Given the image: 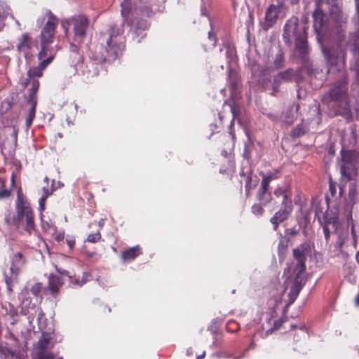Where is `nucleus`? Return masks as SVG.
<instances>
[{
  "label": "nucleus",
  "instance_id": "nucleus-42",
  "mask_svg": "<svg viewBox=\"0 0 359 359\" xmlns=\"http://www.w3.org/2000/svg\"><path fill=\"white\" fill-rule=\"evenodd\" d=\"M37 356L39 359H54L55 355L52 352L47 351V350L44 351H39L37 353Z\"/></svg>",
  "mask_w": 359,
  "mask_h": 359
},
{
  "label": "nucleus",
  "instance_id": "nucleus-62",
  "mask_svg": "<svg viewBox=\"0 0 359 359\" xmlns=\"http://www.w3.org/2000/svg\"><path fill=\"white\" fill-rule=\"evenodd\" d=\"M351 233H352V236H353V243L355 245V236H356V235H355V233L353 227L351 228Z\"/></svg>",
  "mask_w": 359,
  "mask_h": 359
},
{
  "label": "nucleus",
  "instance_id": "nucleus-25",
  "mask_svg": "<svg viewBox=\"0 0 359 359\" xmlns=\"http://www.w3.org/2000/svg\"><path fill=\"white\" fill-rule=\"evenodd\" d=\"M20 273L9 271L4 273V280L6 285V292L9 297L13 293V287L18 283V276Z\"/></svg>",
  "mask_w": 359,
  "mask_h": 359
},
{
  "label": "nucleus",
  "instance_id": "nucleus-59",
  "mask_svg": "<svg viewBox=\"0 0 359 359\" xmlns=\"http://www.w3.org/2000/svg\"><path fill=\"white\" fill-rule=\"evenodd\" d=\"M33 80H35V79H33L32 80H31V79H29V78H28V79H26V81H25V82H23V83H22V87H23V88H25L27 87V83H28L29 82H30V83H32V81Z\"/></svg>",
  "mask_w": 359,
  "mask_h": 359
},
{
  "label": "nucleus",
  "instance_id": "nucleus-5",
  "mask_svg": "<svg viewBox=\"0 0 359 359\" xmlns=\"http://www.w3.org/2000/svg\"><path fill=\"white\" fill-rule=\"evenodd\" d=\"M90 20L87 15L78 14L64 20L62 25L66 36L68 34L69 29L72 28L74 34L72 42L81 44L86 36Z\"/></svg>",
  "mask_w": 359,
  "mask_h": 359
},
{
  "label": "nucleus",
  "instance_id": "nucleus-33",
  "mask_svg": "<svg viewBox=\"0 0 359 359\" xmlns=\"http://www.w3.org/2000/svg\"><path fill=\"white\" fill-rule=\"evenodd\" d=\"M355 171V165H348L342 163L341 165V177L345 178L346 181L352 180L353 174Z\"/></svg>",
  "mask_w": 359,
  "mask_h": 359
},
{
  "label": "nucleus",
  "instance_id": "nucleus-54",
  "mask_svg": "<svg viewBox=\"0 0 359 359\" xmlns=\"http://www.w3.org/2000/svg\"><path fill=\"white\" fill-rule=\"evenodd\" d=\"M330 191L332 196H334L336 193V184L332 181L331 178H330Z\"/></svg>",
  "mask_w": 359,
  "mask_h": 359
},
{
  "label": "nucleus",
  "instance_id": "nucleus-52",
  "mask_svg": "<svg viewBox=\"0 0 359 359\" xmlns=\"http://www.w3.org/2000/svg\"><path fill=\"white\" fill-rule=\"evenodd\" d=\"M66 242L71 250L74 248L76 243L74 238L69 236L66 238Z\"/></svg>",
  "mask_w": 359,
  "mask_h": 359
},
{
  "label": "nucleus",
  "instance_id": "nucleus-46",
  "mask_svg": "<svg viewBox=\"0 0 359 359\" xmlns=\"http://www.w3.org/2000/svg\"><path fill=\"white\" fill-rule=\"evenodd\" d=\"M287 245L283 241H280L278 246V252L279 257H283L287 251Z\"/></svg>",
  "mask_w": 359,
  "mask_h": 359
},
{
  "label": "nucleus",
  "instance_id": "nucleus-21",
  "mask_svg": "<svg viewBox=\"0 0 359 359\" xmlns=\"http://www.w3.org/2000/svg\"><path fill=\"white\" fill-rule=\"evenodd\" d=\"M240 175L245 180V196L247 198H248L250 196L251 191L257 187L259 180L257 176H253L251 173L247 174L244 172H241Z\"/></svg>",
  "mask_w": 359,
  "mask_h": 359
},
{
  "label": "nucleus",
  "instance_id": "nucleus-41",
  "mask_svg": "<svg viewBox=\"0 0 359 359\" xmlns=\"http://www.w3.org/2000/svg\"><path fill=\"white\" fill-rule=\"evenodd\" d=\"M101 238V233L100 231H97L95 233H90L87 237L86 241L88 243H95L100 241Z\"/></svg>",
  "mask_w": 359,
  "mask_h": 359
},
{
  "label": "nucleus",
  "instance_id": "nucleus-63",
  "mask_svg": "<svg viewBox=\"0 0 359 359\" xmlns=\"http://www.w3.org/2000/svg\"><path fill=\"white\" fill-rule=\"evenodd\" d=\"M64 239V235L63 234H58L56 237V240L57 241H60Z\"/></svg>",
  "mask_w": 359,
  "mask_h": 359
},
{
  "label": "nucleus",
  "instance_id": "nucleus-53",
  "mask_svg": "<svg viewBox=\"0 0 359 359\" xmlns=\"http://www.w3.org/2000/svg\"><path fill=\"white\" fill-rule=\"evenodd\" d=\"M97 310L102 313L111 312V309L104 304H100L97 308Z\"/></svg>",
  "mask_w": 359,
  "mask_h": 359
},
{
  "label": "nucleus",
  "instance_id": "nucleus-15",
  "mask_svg": "<svg viewBox=\"0 0 359 359\" xmlns=\"http://www.w3.org/2000/svg\"><path fill=\"white\" fill-rule=\"evenodd\" d=\"M19 299L22 311L25 314L29 313V309H34L36 307L35 303L32 302V299L29 295V290L28 287H24L19 294Z\"/></svg>",
  "mask_w": 359,
  "mask_h": 359
},
{
  "label": "nucleus",
  "instance_id": "nucleus-9",
  "mask_svg": "<svg viewBox=\"0 0 359 359\" xmlns=\"http://www.w3.org/2000/svg\"><path fill=\"white\" fill-rule=\"evenodd\" d=\"M16 48L27 58L32 55L34 48H37V43L30 36L29 33L25 32L19 37Z\"/></svg>",
  "mask_w": 359,
  "mask_h": 359
},
{
  "label": "nucleus",
  "instance_id": "nucleus-20",
  "mask_svg": "<svg viewBox=\"0 0 359 359\" xmlns=\"http://www.w3.org/2000/svg\"><path fill=\"white\" fill-rule=\"evenodd\" d=\"M279 12L280 9L277 6L271 4L269 6L265 13V29L271 27L276 22Z\"/></svg>",
  "mask_w": 359,
  "mask_h": 359
},
{
  "label": "nucleus",
  "instance_id": "nucleus-17",
  "mask_svg": "<svg viewBox=\"0 0 359 359\" xmlns=\"http://www.w3.org/2000/svg\"><path fill=\"white\" fill-rule=\"evenodd\" d=\"M269 188L270 186L261 182L260 186L256 192V199L264 205H269L272 201Z\"/></svg>",
  "mask_w": 359,
  "mask_h": 359
},
{
  "label": "nucleus",
  "instance_id": "nucleus-35",
  "mask_svg": "<svg viewBox=\"0 0 359 359\" xmlns=\"http://www.w3.org/2000/svg\"><path fill=\"white\" fill-rule=\"evenodd\" d=\"M299 109V104H293L289 109V110L286 112L285 115V122L288 124H292L294 121V114L293 111H294L295 113L298 111Z\"/></svg>",
  "mask_w": 359,
  "mask_h": 359
},
{
  "label": "nucleus",
  "instance_id": "nucleus-12",
  "mask_svg": "<svg viewBox=\"0 0 359 359\" xmlns=\"http://www.w3.org/2000/svg\"><path fill=\"white\" fill-rule=\"evenodd\" d=\"M293 210V204H281L280 209L271 217L270 222L273 225V230L277 231L278 225L287 220Z\"/></svg>",
  "mask_w": 359,
  "mask_h": 359
},
{
  "label": "nucleus",
  "instance_id": "nucleus-47",
  "mask_svg": "<svg viewBox=\"0 0 359 359\" xmlns=\"http://www.w3.org/2000/svg\"><path fill=\"white\" fill-rule=\"evenodd\" d=\"M140 13L147 17H151L154 15V12L150 7L144 6L140 9Z\"/></svg>",
  "mask_w": 359,
  "mask_h": 359
},
{
  "label": "nucleus",
  "instance_id": "nucleus-40",
  "mask_svg": "<svg viewBox=\"0 0 359 359\" xmlns=\"http://www.w3.org/2000/svg\"><path fill=\"white\" fill-rule=\"evenodd\" d=\"M262 205L260 203L254 204L251 208L252 212L256 216H262L264 212Z\"/></svg>",
  "mask_w": 359,
  "mask_h": 359
},
{
  "label": "nucleus",
  "instance_id": "nucleus-43",
  "mask_svg": "<svg viewBox=\"0 0 359 359\" xmlns=\"http://www.w3.org/2000/svg\"><path fill=\"white\" fill-rule=\"evenodd\" d=\"M284 66V57L283 54H277L274 60V67L276 69L282 68Z\"/></svg>",
  "mask_w": 359,
  "mask_h": 359
},
{
  "label": "nucleus",
  "instance_id": "nucleus-3",
  "mask_svg": "<svg viewBox=\"0 0 359 359\" xmlns=\"http://www.w3.org/2000/svg\"><path fill=\"white\" fill-rule=\"evenodd\" d=\"M123 25L112 24L101 34V40L105 43L106 55L104 61H114L119 57L126 48V39L123 36Z\"/></svg>",
  "mask_w": 359,
  "mask_h": 359
},
{
  "label": "nucleus",
  "instance_id": "nucleus-23",
  "mask_svg": "<svg viewBox=\"0 0 359 359\" xmlns=\"http://www.w3.org/2000/svg\"><path fill=\"white\" fill-rule=\"evenodd\" d=\"M294 71L293 69L290 68L284 72H279L273 77V86L276 88L278 87L283 82L292 81L294 76Z\"/></svg>",
  "mask_w": 359,
  "mask_h": 359
},
{
  "label": "nucleus",
  "instance_id": "nucleus-11",
  "mask_svg": "<svg viewBox=\"0 0 359 359\" xmlns=\"http://www.w3.org/2000/svg\"><path fill=\"white\" fill-rule=\"evenodd\" d=\"M63 284L64 282L62 277L51 273L48 276V285L44 287L43 294L45 295L49 294L55 299L59 295L60 287Z\"/></svg>",
  "mask_w": 359,
  "mask_h": 359
},
{
  "label": "nucleus",
  "instance_id": "nucleus-60",
  "mask_svg": "<svg viewBox=\"0 0 359 359\" xmlns=\"http://www.w3.org/2000/svg\"><path fill=\"white\" fill-rule=\"evenodd\" d=\"M33 80H35V79H33L32 80H31V79H29V78H28V79H26V81H25V82H23V83H22V87H23V88H25L27 87V83H28L29 82H30V83H32V81Z\"/></svg>",
  "mask_w": 359,
  "mask_h": 359
},
{
  "label": "nucleus",
  "instance_id": "nucleus-16",
  "mask_svg": "<svg viewBox=\"0 0 359 359\" xmlns=\"http://www.w3.org/2000/svg\"><path fill=\"white\" fill-rule=\"evenodd\" d=\"M313 28L318 35L324 30L326 27V15L322 9L318 6L313 13Z\"/></svg>",
  "mask_w": 359,
  "mask_h": 359
},
{
  "label": "nucleus",
  "instance_id": "nucleus-27",
  "mask_svg": "<svg viewBox=\"0 0 359 359\" xmlns=\"http://www.w3.org/2000/svg\"><path fill=\"white\" fill-rule=\"evenodd\" d=\"M51 44L52 43L50 42L40 41L41 48L37 55L39 60H43L50 55H53V59L55 58V53H53V49L51 47Z\"/></svg>",
  "mask_w": 359,
  "mask_h": 359
},
{
  "label": "nucleus",
  "instance_id": "nucleus-8",
  "mask_svg": "<svg viewBox=\"0 0 359 359\" xmlns=\"http://www.w3.org/2000/svg\"><path fill=\"white\" fill-rule=\"evenodd\" d=\"M40 83L38 80L32 81V88L28 90V102L31 104V108L29 110L28 116L26 118V126L29 128L35 118L36 107L37 105V93L39 88Z\"/></svg>",
  "mask_w": 359,
  "mask_h": 359
},
{
  "label": "nucleus",
  "instance_id": "nucleus-37",
  "mask_svg": "<svg viewBox=\"0 0 359 359\" xmlns=\"http://www.w3.org/2000/svg\"><path fill=\"white\" fill-rule=\"evenodd\" d=\"M146 31L143 29H137V27H133V39L137 43H140L142 39L146 36Z\"/></svg>",
  "mask_w": 359,
  "mask_h": 359
},
{
  "label": "nucleus",
  "instance_id": "nucleus-51",
  "mask_svg": "<svg viewBox=\"0 0 359 359\" xmlns=\"http://www.w3.org/2000/svg\"><path fill=\"white\" fill-rule=\"evenodd\" d=\"M47 198L48 195H43L39 199V209L41 211H43L45 209V203Z\"/></svg>",
  "mask_w": 359,
  "mask_h": 359
},
{
  "label": "nucleus",
  "instance_id": "nucleus-2",
  "mask_svg": "<svg viewBox=\"0 0 359 359\" xmlns=\"http://www.w3.org/2000/svg\"><path fill=\"white\" fill-rule=\"evenodd\" d=\"M308 28L306 22L300 25L299 19L292 16L287 20L283 29V36L285 43L290 44L294 40L295 48L299 52V57L303 60L309 53Z\"/></svg>",
  "mask_w": 359,
  "mask_h": 359
},
{
  "label": "nucleus",
  "instance_id": "nucleus-38",
  "mask_svg": "<svg viewBox=\"0 0 359 359\" xmlns=\"http://www.w3.org/2000/svg\"><path fill=\"white\" fill-rule=\"evenodd\" d=\"M306 133L305 128L302 124L297 125L295 128H294L291 132V136L293 138H298Z\"/></svg>",
  "mask_w": 359,
  "mask_h": 359
},
{
  "label": "nucleus",
  "instance_id": "nucleus-64",
  "mask_svg": "<svg viewBox=\"0 0 359 359\" xmlns=\"http://www.w3.org/2000/svg\"><path fill=\"white\" fill-rule=\"evenodd\" d=\"M355 188H353V189H351L349 190V193H348V194H349V196H351V195L355 194Z\"/></svg>",
  "mask_w": 359,
  "mask_h": 359
},
{
  "label": "nucleus",
  "instance_id": "nucleus-24",
  "mask_svg": "<svg viewBox=\"0 0 359 359\" xmlns=\"http://www.w3.org/2000/svg\"><path fill=\"white\" fill-rule=\"evenodd\" d=\"M142 254V248L140 247V245H135L123 250L121 254V259L123 262H130L133 261Z\"/></svg>",
  "mask_w": 359,
  "mask_h": 359
},
{
  "label": "nucleus",
  "instance_id": "nucleus-19",
  "mask_svg": "<svg viewBox=\"0 0 359 359\" xmlns=\"http://www.w3.org/2000/svg\"><path fill=\"white\" fill-rule=\"evenodd\" d=\"M53 60V56L50 55L47 58L41 60L37 66L30 68L27 72L29 79H31L34 77L42 76L43 71L47 67V66L50 63H51Z\"/></svg>",
  "mask_w": 359,
  "mask_h": 359
},
{
  "label": "nucleus",
  "instance_id": "nucleus-49",
  "mask_svg": "<svg viewBox=\"0 0 359 359\" xmlns=\"http://www.w3.org/2000/svg\"><path fill=\"white\" fill-rule=\"evenodd\" d=\"M86 276H87V274L83 273V278H81V280H79V279L74 278L72 281V283H74L75 284H76L79 286H82L87 281Z\"/></svg>",
  "mask_w": 359,
  "mask_h": 359
},
{
  "label": "nucleus",
  "instance_id": "nucleus-31",
  "mask_svg": "<svg viewBox=\"0 0 359 359\" xmlns=\"http://www.w3.org/2000/svg\"><path fill=\"white\" fill-rule=\"evenodd\" d=\"M15 351L7 342L0 341V357L4 359H13Z\"/></svg>",
  "mask_w": 359,
  "mask_h": 359
},
{
  "label": "nucleus",
  "instance_id": "nucleus-34",
  "mask_svg": "<svg viewBox=\"0 0 359 359\" xmlns=\"http://www.w3.org/2000/svg\"><path fill=\"white\" fill-rule=\"evenodd\" d=\"M132 27H137V29L147 30L150 26L149 22L142 18H135L131 22H128Z\"/></svg>",
  "mask_w": 359,
  "mask_h": 359
},
{
  "label": "nucleus",
  "instance_id": "nucleus-1",
  "mask_svg": "<svg viewBox=\"0 0 359 359\" xmlns=\"http://www.w3.org/2000/svg\"><path fill=\"white\" fill-rule=\"evenodd\" d=\"M348 76L346 72H343L340 79L332 86L323 98L327 102H334L337 105V114L343 116H351V108L348 95Z\"/></svg>",
  "mask_w": 359,
  "mask_h": 359
},
{
  "label": "nucleus",
  "instance_id": "nucleus-44",
  "mask_svg": "<svg viewBox=\"0 0 359 359\" xmlns=\"http://www.w3.org/2000/svg\"><path fill=\"white\" fill-rule=\"evenodd\" d=\"M6 313L14 318L18 315L17 309L11 303H8V309L6 308Z\"/></svg>",
  "mask_w": 359,
  "mask_h": 359
},
{
  "label": "nucleus",
  "instance_id": "nucleus-18",
  "mask_svg": "<svg viewBox=\"0 0 359 359\" xmlns=\"http://www.w3.org/2000/svg\"><path fill=\"white\" fill-rule=\"evenodd\" d=\"M10 260L9 271L20 273L26 263V257L22 252H18L10 257Z\"/></svg>",
  "mask_w": 359,
  "mask_h": 359
},
{
  "label": "nucleus",
  "instance_id": "nucleus-6",
  "mask_svg": "<svg viewBox=\"0 0 359 359\" xmlns=\"http://www.w3.org/2000/svg\"><path fill=\"white\" fill-rule=\"evenodd\" d=\"M17 216L13 219V224L18 226L20 223L23 225L24 230L31 235L36 228L34 214L27 201L19 200L16 205Z\"/></svg>",
  "mask_w": 359,
  "mask_h": 359
},
{
  "label": "nucleus",
  "instance_id": "nucleus-48",
  "mask_svg": "<svg viewBox=\"0 0 359 359\" xmlns=\"http://www.w3.org/2000/svg\"><path fill=\"white\" fill-rule=\"evenodd\" d=\"M208 39L210 41L211 46L212 47H215L217 42V38L216 34L212 32V29L208 32Z\"/></svg>",
  "mask_w": 359,
  "mask_h": 359
},
{
  "label": "nucleus",
  "instance_id": "nucleus-4",
  "mask_svg": "<svg viewBox=\"0 0 359 359\" xmlns=\"http://www.w3.org/2000/svg\"><path fill=\"white\" fill-rule=\"evenodd\" d=\"M323 233L327 242L329 241L332 231L337 235V240L334 246L338 252H341L344 245L348 241L349 231L348 228L342 227L339 222L338 217L325 212L323 215Z\"/></svg>",
  "mask_w": 359,
  "mask_h": 359
},
{
  "label": "nucleus",
  "instance_id": "nucleus-45",
  "mask_svg": "<svg viewBox=\"0 0 359 359\" xmlns=\"http://www.w3.org/2000/svg\"><path fill=\"white\" fill-rule=\"evenodd\" d=\"M4 182L1 183V187L0 188V199L7 198L11 196V191L4 188Z\"/></svg>",
  "mask_w": 359,
  "mask_h": 359
},
{
  "label": "nucleus",
  "instance_id": "nucleus-56",
  "mask_svg": "<svg viewBox=\"0 0 359 359\" xmlns=\"http://www.w3.org/2000/svg\"><path fill=\"white\" fill-rule=\"evenodd\" d=\"M42 228L44 231H47L48 229H51L53 231L56 230V227L53 224H49L48 222L43 223Z\"/></svg>",
  "mask_w": 359,
  "mask_h": 359
},
{
  "label": "nucleus",
  "instance_id": "nucleus-58",
  "mask_svg": "<svg viewBox=\"0 0 359 359\" xmlns=\"http://www.w3.org/2000/svg\"><path fill=\"white\" fill-rule=\"evenodd\" d=\"M13 359H25L23 355L20 352L15 351V355L13 356Z\"/></svg>",
  "mask_w": 359,
  "mask_h": 359
},
{
  "label": "nucleus",
  "instance_id": "nucleus-26",
  "mask_svg": "<svg viewBox=\"0 0 359 359\" xmlns=\"http://www.w3.org/2000/svg\"><path fill=\"white\" fill-rule=\"evenodd\" d=\"M273 194L276 197H281V204L292 203L291 198V191L287 187H277L273 191Z\"/></svg>",
  "mask_w": 359,
  "mask_h": 359
},
{
  "label": "nucleus",
  "instance_id": "nucleus-61",
  "mask_svg": "<svg viewBox=\"0 0 359 359\" xmlns=\"http://www.w3.org/2000/svg\"><path fill=\"white\" fill-rule=\"evenodd\" d=\"M104 225V219H100L98 222V226H99L100 229H101Z\"/></svg>",
  "mask_w": 359,
  "mask_h": 359
},
{
  "label": "nucleus",
  "instance_id": "nucleus-55",
  "mask_svg": "<svg viewBox=\"0 0 359 359\" xmlns=\"http://www.w3.org/2000/svg\"><path fill=\"white\" fill-rule=\"evenodd\" d=\"M231 325H232V326L233 327L234 330H236L238 329V325L236 322H234V321L229 322V323H227V325H226V330H228V332H233V330H231L230 329V326H231Z\"/></svg>",
  "mask_w": 359,
  "mask_h": 359
},
{
  "label": "nucleus",
  "instance_id": "nucleus-14",
  "mask_svg": "<svg viewBox=\"0 0 359 359\" xmlns=\"http://www.w3.org/2000/svg\"><path fill=\"white\" fill-rule=\"evenodd\" d=\"M74 43V42L70 43L69 62L71 65L76 67V72L79 74L77 67L80 65L83 66V57L80 53L79 46Z\"/></svg>",
  "mask_w": 359,
  "mask_h": 359
},
{
  "label": "nucleus",
  "instance_id": "nucleus-7",
  "mask_svg": "<svg viewBox=\"0 0 359 359\" xmlns=\"http://www.w3.org/2000/svg\"><path fill=\"white\" fill-rule=\"evenodd\" d=\"M46 15L47 21L41 30L39 39L53 43L55 38L56 27L59 20L50 11H47Z\"/></svg>",
  "mask_w": 359,
  "mask_h": 359
},
{
  "label": "nucleus",
  "instance_id": "nucleus-57",
  "mask_svg": "<svg viewBox=\"0 0 359 359\" xmlns=\"http://www.w3.org/2000/svg\"><path fill=\"white\" fill-rule=\"evenodd\" d=\"M4 14L2 13L1 11L0 10V31L2 30L4 26Z\"/></svg>",
  "mask_w": 359,
  "mask_h": 359
},
{
  "label": "nucleus",
  "instance_id": "nucleus-50",
  "mask_svg": "<svg viewBox=\"0 0 359 359\" xmlns=\"http://www.w3.org/2000/svg\"><path fill=\"white\" fill-rule=\"evenodd\" d=\"M285 233L286 235H289L291 237H294L298 234L299 231L295 227H292L286 229Z\"/></svg>",
  "mask_w": 359,
  "mask_h": 359
},
{
  "label": "nucleus",
  "instance_id": "nucleus-30",
  "mask_svg": "<svg viewBox=\"0 0 359 359\" xmlns=\"http://www.w3.org/2000/svg\"><path fill=\"white\" fill-rule=\"evenodd\" d=\"M341 158L344 164L355 165L358 158V154L354 150H342Z\"/></svg>",
  "mask_w": 359,
  "mask_h": 359
},
{
  "label": "nucleus",
  "instance_id": "nucleus-10",
  "mask_svg": "<svg viewBox=\"0 0 359 359\" xmlns=\"http://www.w3.org/2000/svg\"><path fill=\"white\" fill-rule=\"evenodd\" d=\"M309 250L310 245L308 243H304L299 247L293 249V257L297 262L294 270H299L300 272H305L306 253L309 251Z\"/></svg>",
  "mask_w": 359,
  "mask_h": 359
},
{
  "label": "nucleus",
  "instance_id": "nucleus-13",
  "mask_svg": "<svg viewBox=\"0 0 359 359\" xmlns=\"http://www.w3.org/2000/svg\"><path fill=\"white\" fill-rule=\"evenodd\" d=\"M295 277L293 280L292 285L290 287V299H292L293 302L299 295L300 291L303 288L304 285L306 283V279L304 278V272H300L299 270H294Z\"/></svg>",
  "mask_w": 359,
  "mask_h": 359
},
{
  "label": "nucleus",
  "instance_id": "nucleus-22",
  "mask_svg": "<svg viewBox=\"0 0 359 359\" xmlns=\"http://www.w3.org/2000/svg\"><path fill=\"white\" fill-rule=\"evenodd\" d=\"M53 337V332H43L37 344L39 351H44L53 348L55 345Z\"/></svg>",
  "mask_w": 359,
  "mask_h": 359
},
{
  "label": "nucleus",
  "instance_id": "nucleus-36",
  "mask_svg": "<svg viewBox=\"0 0 359 359\" xmlns=\"http://www.w3.org/2000/svg\"><path fill=\"white\" fill-rule=\"evenodd\" d=\"M29 293L31 292L34 297H38L42 292H43L44 287L41 283L38 282L29 287Z\"/></svg>",
  "mask_w": 359,
  "mask_h": 359
},
{
  "label": "nucleus",
  "instance_id": "nucleus-32",
  "mask_svg": "<svg viewBox=\"0 0 359 359\" xmlns=\"http://www.w3.org/2000/svg\"><path fill=\"white\" fill-rule=\"evenodd\" d=\"M86 70L82 71V74L86 76L88 79H93L95 76H97L99 74L97 64L94 62L87 64L86 65Z\"/></svg>",
  "mask_w": 359,
  "mask_h": 359
},
{
  "label": "nucleus",
  "instance_id": "nucleus-39",
  "mask_svg": "<svg viewBox=\"0 0 359 359\" xmlns=\"http://www.w3.org/2000/svg\"><path fill=\"white\" fill-rule=\"evenodd\" d=\"M121 14L122 17L125 19V21H126V18L129 16V15L131 12L130 4L125 1L121 4Z\"/></svg>",
  "mask_w": 359,
  "mask_h": 359
},
{
  "label": "nucleus",
  "instance_id": "nucleus-28",
  "mask_svg": "<svg viewBox=\"0 0 359 359\" xmlns=\"http://www.w3.org/2000/svg\"><path fill=\"white\" fill-rule=\"evenodd\" d=\"M262 176L261 182L270 186V183L273 180H276L280 177V170L279 169H271L268 170L266 173L260 172Z\"/></svg>",
  "mask_w": 359,
  "mask_h": 359
},
{
  "label": "nucleus",
  "instance_id": "nucleus-29",
  "mask_svg": "<svg viewBox=\"0 0 359 359\" xmlns=\"http://www.w3.org/2000/svg\"><path fill=\"white\" fill-rule=\"evenodd\" d=\"M11 325L12 327L9 332L10 338L17 342L18 341V337L19 335H22L24 333L22 323L15 320L11 323Z\"/></svg>",
  "mask_w": 359,
  "mask_h": 359
}]
</instances>
